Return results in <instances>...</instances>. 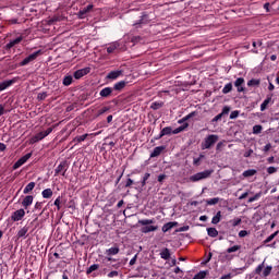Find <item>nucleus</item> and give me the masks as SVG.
Masks as SVG:
<instances>
[{
  "label": "nucleus",
  "instance_id": "nucleus-26",
  "mask_svg": "<svg viewBox=\"0 0 279 279\" xmlns=\"http://www.w3.org/2000/svg\"><path fill=\"white\" fill-rule=\"evenodd\" d=\"M207 234L208 236H211V239H215L216 236H219V231H217L216 228H207Z\"/></svg>",
  "mask_w": 279,
  "mask_h": 279
},
{
  "label": "nucleus",
  "instance_id": "nucleus-62",
  "mask_svg": "<svg viewBox=\"0 0 279 279\" xmlns=\"http://www.w3.org/2000/svg\"><path fill=\"white\" fill-rule=\"evenodd\" d=\"M269 149H271V145L270 144H266L264 146V151H269Z\"/></svg>",
  "mask_w": 279,
  "mask_h": 279
},
{
  "label": "nucleus",
  "instance_id": "nucleus-14",
  "mask_svg": "<svg viewBox=\"0 0 279 279\" xmlns=\"http://www.w3.org/2000/svg\"><path fill=\"white\" fill-rule=\"evenodd\" d=\"M88 136H90V134H88V133L78 135L72 140L71 144L77 145L80 143H84V141H86L88 138Z\"/></svg>",
  "mask_w": 279,
  "mask_h": 279
},
{
  "label": "nucleus",
  "instance_id": "nucleus-16",
  "mask_svg": "<svg viewBox=\"0 0 279 279\" xmlns=\"http://www.w3.org/2000/svg\"><path fill=\"white\" fill-rule=\"evenodd\" d=\"M121 75H123V70H117L109 72L107 77L108 80H117L118 77H121Z\"/></svg>",
  "mask_w": 279,
  "mask_h": 279
},
{
  "label": "nucleus",
  "instance_id": "nucleus-49",
  "mask_svg": "<svg viewBox=\"0 0 279 279\" xmlns=\"http://www.w3.org/2000/svg\"><path fill=\"white\" fill-rule=\"evenodd\" d=\"M202 158H204V155H199L198 158H194L193 165H195L196 167L199 166V162H202Z\"/></svg>",
  "mask_w": 279,
  "mask_h": 279
},
{
  "label": "nucleus",
  "instance_id": "nucleus-33",
  "mask_svg": "<svg viewBox=\"0 0 279 279\" xmlns=\"http://www.w3.org/2000/svg\"><path fill=\"white\" fill-rule=\"evenodd\" d=\"M205 204H207V206H215L219 204V197L206 199Z\"/></svg>",
  "mask_w": 279,
  "mask_h": 279
},
{
  "label": "nucleus",
  "instance_id": "nucleus-21",
  "mask_svg": "<svg viewBox=\"0 0 279 279\" xmlns=\"http://www.w3.org/2000/svg\"><path fill=\"white\" fill-rule=\"evenodd\" d=\"M169 134H173V130L171 129V126H166L161 130L159 138H162V136H169Z\"/></svg>",
  "mask_w": 279,
  "mask_h": 279
},
{
  "label": "nucleus",
  "instance_id": "nucleus-44",
  "mask_svg": "<svg viewBox=\"0 0 279 279\" xmlns=\"http://www.w3.org/2000/svg\"><path fill=\"white\" fill-rule=\"evenodd\" d=\"M163 104L162 102H153L150 108L153 110H160V108H162Z\"/></svg>",
  "mask_w": 279,
  "mask_h": 279
},
{
  "label": "nucleus",
  "instance_id": "nucleus-11",
  "mask_svg": "<svg viewBox=\"0 0 279 279\" xmlns=\"http://www.w3.org/2000/svg\"><path fill=\"white\" fill-rule=\"evenodd\" d=\"M20 43H23V36H20L13 40H11L9 44L5 45L4 49L7 51H10L12 47H16V45H20Z\"/></svg>",
  "mask_w": 279,
  "mask_h": 279
},
{
  "label": "nucleus",
  "instance_id": "nucleus-50",
  "mask_svg": "<svg viewBox=\"0 0 279 279\" xmlns=\"http://www.w3.org/2000/svg\"><path fill=\"white\" fill-rule=\"evenodd\" d=\"M229 113H230V107L226 106V107H223L220 114L223 117V116L229 114Z\"/></svg>",
  "mask_w": 279,
  "mask_h": 279
},
{
  "label": "nucleus",
  "instance_id": "nucleus-28",
  "mask_svg": "<svg viewBox=\"0 0 279 279\" xmlns=\"http://www.w3.org/2000/svg\"><path fill=\"white\" fill-rule=\"evenodd\" d=\"M35 186H36V183H35V182L28 183V184L25 186L24 191H23L24 195H27V193H31V191H34Z\"/></svg>",
  "mask_w": 279,
  "mask_h": 279
},
{
  "label": "nucleus",
  "instance_id": "nucleus-8",
  "mask_svg": "<svg viewBox=\"0 0 279 279\" xmlns=\"http://www.w3.org/2000/svg\"><path fill=\"white\" fill-rule=\"evenodd\" d=\"M66 169H68V166L65 163V161L61 162L56 169H54V175H63L65 177L66 175Z\"/></svg>",
  "mask_w": 279,
  "mask_h": 279
},
{
  "label": "nucleus",
  "instance_id": "nucleus-24",
  "mask_svg": "<svg viewBox=\"0 0 279 279\" xmlns=\"http://www.w3.org/2000/svg\"><path fill=\"white\" fill-rule=\"evenodd\" d=\"M99 95L100 97H110V95H112V88L105 87L104 89L100 90Z\"/></svg>",
  "mask_w": 279,
  "mask_h": 279
},
{
  "label": "nucleus",
  "instance_id": "nucleus-6",
  "mask_svg": "<svg viewBox=\"0 0 279 279\" xmlns=\"http://www.w3.org/2000/svg\"><path fill=\"white\" fill-rule=\"evenodd\" d=\"M43 53V50H37L35 52H33L32 54H29L28 57H26L21 63L20 66H27V64H29V62H34V60H36V58H38V56H40Z\"/></svg>",
  "mask_w": 279,
  "mask_h": 279
},
{
  "label": "nucleus",
  "instance_id": "nucleus-1",
  "mask_svg": "<svg viewBox=\"0 0 279 279\" xmlns=\"http://www.w3.org/2000/svg\"><path fill=\"white\" fill-rule=\"evenodd\" d=\"M138 223L140 226H146L141 229V232H143V234H147L149 232H156V230H158V227L151 226V223H156V220L154 219L138 220Z\"/></svg>",
  "mask_w": 279,
  "mask_h": 279
},
{
  "label": "nucleus",
  "instance_id": "nucleus-12",
  "mask_svg": "<svg viewBox=\"0 0 279 279\" xmlns=\"http://www.w3.org/2000/svg\"><path fill=\"white\" fill-rule=\"evenodd\" d=\"M243 84H245V78L239 77L234 82L235 88H238V93H244L245 88L243 87Z\"/></svg>",
  "mask_w": 279,
  "mask_h": 279
},
{
  "label": "nucleus",
  "instance_id": "nucleus-43",
  "mask_svg": "<svg viewBox=\"0 0 279 279\" xmlns=\"http://www.w3.org/2000/svg\"><path fill=\"white\" fill-rule=\"evenodd\" d=\"M99 269V264H93L86 271V274H93V271H97Z\"/></svg>",
  "mask_w": 279,
  "mask_h": 279
},
{
  "label": "nucleus",
  "instance_id": "nucleus-2",
  "mask_svg": "<svg viewBox=\"0 0 279 279\" xmlns=\"http://www.w3.org/2000/svg\"><path fill=\"white\" fill-rule=\"evenodd\" d=\"M274 270L272 266H266L265 267V260L259 264L256 268H255V274L257 276H263V278H267L268 276L271 275V271Z\"/></svg>",
  "mask_w": 279,
  "mask_h": 279
},
{
  "label": "nucleus",
  "instance_id": "nucleus-31",
  "mask_svg": "<svg viewBox=\"0 0 279 279\" xmlns=\"http://www.w3.org/2000/svg\"><path fill=\"white\" fill-rule=\"evenodd\" d=\"M243 178H252L253 175H256V170L248 169L242 173Z\"/></svg>",
  "mask_w": 279,
  "mask_h": 279
},
{
  "label": "nucleus",
  "instance_id": "nucleus-38",
  "mask_svg": "<svg viewBox=\"0 0 279 279\" xmlns=\"http://www.w3.org/2000/svg\"><path fill=\"white\" fill-rule=\"evenodd\" d=\"M73 84V76H65L63 78V86H71Z\"/></svg>",
  "mask_w": 279,
  "mask_h": 279
},
{
  "label": "nucleus",
  "instance_id": "nucleus-64",
  "mask_svg": "<svg viewBox=\"0 0 279 279\" xmlns=\"http://www.w3.org/2000/svg\"><path fill=\"white\" fill-rule=\"evenodd\" d=\"M66 274H69V271L64 270L63 275H62V279H69V275H66Z\"/></svg>",
  "mask_w": 279,
  "mask_h": 279
},
{
  "label": "nucleus",
  "instance_id": "nucleus-52",
  "mask_svg": "<svg viewBox=\"0 0 279 279\" xmlns=\"http://www.w3.org/2000/svg\"><path fill=\"white\" fill-rule=\"evenodd\" d=\"M119 276V271L112 270L111 272L108 274V278H117Z\"/></svg>",
  "mask_w": 279,
  "mask_h": 279
},
{
  "label": "nucleus",
  "instance_id": "nucleus-48",
  "mask_svg": "<svg viewBox=\"0 0 279 279\" xmlns=\"http://www.w3.org/2000/svg\"><path fill=\"white\" fill-rule=\"evenodd\" d=\"M150 173L149 172H146L143 177V181H142V186H145V184H147V181L149 180L150 178Z\"/></svg>",
  "mask_w": 279,
  "mask_h": 279
},
{
  "label": "nucleus",
  "instance_id": "nucleus-23",
  "mask_svg": "<svg viewBox=\"0 0 279 279\" xmlns=\"http://www.w3.org/2000/svg\"><path fill=\"white\" fill-rule=\"evenodd\" d=\"M41 195L44 199H50V197H53V191L51 189H46L41 192Z\"/></svg>",
  "mask_w": 279,
  "mask_h": 279
},
{
  "label": "nucleus",
  "instance_id": "nucleus-39",
  "mask_svg": "<svg viewBox=\"0 0 279 279\" xmlns=\"http://www.w3.org/2000/svg\"><path fill=\"white\" fill-rule=\"evenodd\" d=\"M239 250H241V245H234V246L227 248V253L232 254L234 252H239Z\"/></svg>",
  "mask_w": 279,
  "mask_h": 279
},
{
  "label": "nucleus",
  "instance_id": "nucleus-27",
  "mask_svg": "<svg viewBox=\"0 0 279 279\" xmlns=\"http://www.w3.org/2000/svg\"><path fill=\"white\" fill-rule=\"evenodd\" d=\"M126 84H128V82L120 81V82L114 84L113 88H114V90H123L125 88Z\"/></svg>",
  "mask_w": 279,
  "mask_h": 279
},
{
  "label": "nucleus",
  "instance_id": "nucleus-3",
  "mask_svg": "<svg viewBox=\"0 0 279 279\" xmlns=\"http://www.w3.org/2000/svg\"><path fill=\"white\" fill-rule=\"evenodd\" d=\"M213 170H204L202 172H197L194 175L190 177L191 182H199V180H206L207 178H210L213 175Z\"/></svg>",
  "mask_w": 279,
  "mask_h": 279
},
{
  "label": "nucleus",
  "instance_id": "nucleus-55",
  "mask_svg": "<svg viewBox=\"0 0 279 279\" xmlns=\"http://www.w3.org/2000/svg\"><path fill=\"white\" fill-rule=\"evenodd\" d=\"M278 171V169H276V167H269L268 169H267V173H276Z\"/></svg>",
  "mask_w": 279,
  "mask_h": 279
},
{
  "label": "nucleus",
  "instance_id": "nucleus-25",
  "mask_svg": "<svg viewBox=\"0 0 279 279\" xmlns=\"http://www.w3.org/2000/svg\"><path fill=\"white\" fill-rule=\"evenodd\" d=\"M29 232V227H23L17 231V239H23Z\"/></svg>",
  "mask_w": 279,
  "mask_h": 279
},
{
  "label": "nucleus",
  "instance_id": "nucleus-59",
  "mask_svg": "<svg viewBox=\"0 0 279 279\" xmlns=\"http://www.w3.org/2000/svg\"><path fill=\"white\" fill-rule=\"evenodd\" d=\"M167 178L166 174H159L158 175V182H162Z\"/></svg>",
  "mask_w": 279,
  "mask_h": 279
},
{
  "label": "nucleus",
  "instance_id": "nucleus-47",
  "mask_svg": "<svg viewBox=\"0 0 279 279\" xmlns=\"http://www.w3.org/2000/svg\"><path fill=\"white\" fill-rule=\"evenodd\" d=\"M241 221V218H234L233 220H230L229 223H231L233 228H236V226H240Z\"/></svg>",
  "mask_w": 279,
  "mask_h": 279
},
{
  "label": "nucleus",
  "instance_id": "nucleus-53",
  "mask_svg": "<svg viewBox=\"0 0 279 279\" xmlns=\"http://www.w3.org/2000/svg\"><path fill=\"white\" fill-rule=\"evenodd\" d=\"M239 117V110L232 111L230 113V119H236Z\"/></svg>",
  "mask_w": 279,
  "mask_h": 279
},
{
  "label": "nucleus",
  "instance_id": "nucleus-56",
  "mask_svg": "<svg viewBox=\"0 0 279 279\" xmlns=\"http://www.w3.org/2000/svg\"><path fill=\"white\" fill-rule=\"evenodd\" d=\"M132 184H134V181L132 179H128L126 183H125V187L130 189V186H132Z\"/></svg>",
  "mask_w": 279,
  "mask_h": 279
},
{
  "label": "nucleus",
  "instance_id": "nucleus-40",
  "mask_svg": "<svg viewBox=\"0 0 279 279\" xmlns=\"http://www.w3.org/2000/svg\"><path fill=\"white\" fill-rule=\"evenodd\" d=\"M260 85V80L252 78L251 81L247 82V86H259Z\"/></svg>",
  "mask_w": 279,
  "mask_h": 279
},
{
  "label": "nucleus",
  "instance_id": "nucleus-20",
  "mask_svg": "<svg viewBox=\"0 0 279 279\" xmlns=\"http://www.w3.org/2000/svg\"><path fill=\"white\" fill-rule=\"evenodd\" d=\"M90 10H93V4H88L86 8L81 10L78 12V17L84 19V16H86V14H88V12H90Z\"/></svg>",
  "mask_w": 279,
  "mask_h": 279
},
{
  "label": "nucleus",
  "instance_id": "nucleus-63",
  "mask_svg": "<svg viewBox=\"0 0 279 279\" xmlns=\"http://www.w3.org/2000/svg\"><path fill=\"white\" fill-rule=\"evenodd\" d=\"M141 40V36H135L132 38V43H138Z\"/></svg>",
  "mask_w": 279,
  "mask_h": 279
},
{
  "label": "nucleus",
  "instance_id": "nucleus-18",
  "mask_svg": "<svg viewBox=\"0 0 279 279\" xmlns=\"http://www.w3.org/2000/svg\"><path fill=\"white\" fill-rule=\"evenodd\" d=\"M32 204H34V196H32V195L26 196L22 202V206L24 208H27L28 206H32Z\"/></svg>",
  "mask_w": 279,
  "mask_h": 279
},
{
  "label": "nucleus",
  "instance_id": "nucleus-46",
  "mask_svg": "<svg viewBox=\"0 0 279 279\" xmlns=\"http://www.w3.org/2000/svg\"><path fill=\"white\" fill-rule=\"evenodd\" d=\"M257 45H258V47H263V41H260V40L258 43L253 41L254 49L252 50V53H258V50L256 49Z\"/></svg>",
  "mask_w": 279,
  "mask_h": 279
},
{
  "label": "nucleus",
  "instance_id": "nucleus-7",
  "mask_svg": "<svg viewBox=\"0 0 279 279\" xmlns=\"http://www.w3.org/2000/svg\"><path fill=\"white\" fill-rule=\"evenodd\" d=\"M32 158V153H28L24 155L22 158H20L14 165L13 170L16 171V169H20V167H23L25 162H27Z\"/></svg>",
  "mask_w": 279,
  "mask_h": 279
},
{
  "label": "nucleus",
  "instance_id": "nucleus-60",
  "mask_svg": "<svg viewBox=\"0 0 279 279\" xmlns=\"http://www.w3.org/2000/svg\"><path fill=\"white\" fill-rule=\"evenodd\" d=\"M220 279H232V274L223 275Z\"/></svg>",
  "mask_w": 279,
  "mask_h": 279
},
{
  "label": "nucleus",
  "instance_id": "nucleus-51",
  "mask_svg": "<svg viewBox=\"0 0 279 279\" xmlns=\"http://www.w3.org/2000/svg\"><path fill=\"white\" fill-rule=\"evenodd\" d=\"M247 234H250V232H247L246 230H241V231L239 232L240 239H244V236H247Z\"/></svg>",
  "mask_w": 279,
  "mask_h": 279
},
{
  "label": "nucleus",
  "instance_id": "nucleus-19",
  "mask_svg": "<svg viewBox=\"0 0 279 279\" xmlns=\"http://www.w3.org/2000/svg\"><path fill=\"white\" fill-rule=\"evenodd\" d=\"M175 226H178V222H168L162 226L161 230H162V232H169V230H173V228H175Z\"/></svg>",
  "mask_w": 279,
  "mask_h": 279
},
{
  "label": "nucleus",
  "instance_id": "nucleus-5",
  "mask_svg": "<svg viewBox=\"0 0 279 279\" xmlns=\"http://www.w3.org/2000/svg\"><path fill=\"white\" fill-rule=\"evenodd\" d=\"M53 132L52 128H48L46 131H41L37 133L34 137H32V143H38V141H43V138H47L49 134Z\"/></svg>",
  "mask_w": 279,
  "mask_h": 279
},
{
  "label": "nucleus",
  "instance_id": "nucleus-32",
  "mask_svg": "<svg viewBox=\"0 0 279 279\" xmlns=\"http://www.w3.org/2000/svg\"><path fill=\"white\" fill-rule=\"evenodd\" d=\"M186 128H189V123H184L183 125L174 129L172 131V134H180V132H184V130H186Z\"/></svg>",
  "mask_w": 279,
  "mask_h": 279
},
{
  "label": "nucleus",
  "instance_id": "nucleus-45",
  "mask_svg": "<svg viewBox=\"0 0 279 279\" xmlns=\"http://www.w3.org/2000/svg\"><path fill=\"white\" fill-rule=\"evenodd\" d=\"M206 276H207V272H206V271H199L198 274H196V275L194 276L193 279H204V278H206Z\"/></svg>",
  "mask_w": 279,
  "mask_h": 279
},
{
  "label": "nucleus",
  "instance_id": "nucleus-42",
  "mask_svg": "<svg viewBox=\"0 0 279 279\" xmlns=\"http://www.w3.org/2000/svg\"><path fill=\"white\" fill-rule=\"evenodd\" d=\"M263 195V193H257L254 196L248 198V204H252L253 202H256L257 199H260V196Z\"/></svg>",
  "mask_w": 279,
  "mask_h": 279
},
{
  "label": "nucleus",
  "instance_id": "nucleus-57",
  "mask_svg": "<svg viewBox=\"0 0 279 279\" xmlns=\"http://www.w3.org/2000/svg\"><path fill=\"white\" fill-rule=\"evenodd\" d=\"M105 112H108V107H104L98 111V117H101V114H105Z\"/></svg>",
  "mask_w": 279,
  "mask_h": 279
},
{
  "label": "nucleus",
  "instance_id": "nucleus-9",
  "mask_svg": "<svg viewBox=\"0 0 279 279\" xmlns=\"http://www.w3.org/2000/svg\"><path fill=\"white\" fill-rule=\"evenodd\" d=\"M25 217V209H17L11 215L12 221H21Z\"/></svg>",
  "mask_w": 279,
  "mask_h": 279
},
{
  "label": "nucleus",
  "instance_id": "nucleus-35",
  "mask_svg": "<svg viewBox=\"0 0 279 279\" xmlns=\"http://www.w3.org/2000/svg\"><path fill=\"white\" fill-rule=\"evenodd\" d=\"M279 234V231H275L272 234H270L268 238L264 240V244L271 243V240L277 238Z\"/></svg>",
  "mask_w": 279,
  "mask_h": 279
},
{
  "label": "nucleus",
  "instance_id": "nucleus-41",
  "mask_svg": "<svg viewBox=\"0 0 279 279\" xmlns=\"http://www.w3.org/2000/svg\"><path fill=\"white\" fill-rule=\"evenodd\" d=\"M263 132V125L256 124L253 126V134H260Z\"/></svg>",
  "mask_w": 279,
  "mask_h": 279
},
{
  "label": "nucleus",
  "instance_id": "nucleus-30",
  "mask_svg": "<svg viewBox=\"0 0 279 279\" xmlns=\"http://www.w3.org/2000/svg\"><path fill=\"white\" fill-rule=\"evenodd\" d=\"M269 104H271V98H266L262 105H260V111L265 112V110H267V106H269Z\"/></svg>",
  "mask_w": 279,
  "mask_h": 279
},
{
  "label": "nucleus",
  "instance_id": "nucleus-54",
  "mask_svg": "<svg viewBox=\"0 0 279 279\" xmlns=\"http://www.w3.org/2000/svg\"><path fill=\"white\" fill-rule=\"evenodd\" d=\"M223 116L221 114V113H219V114H217L211 121H213V123H217V121H221V118H222Z\"/></svg>",
  "mask_w": 279,
  "mask_h": 279
},
{
  "label": "nucleus",
  "instance_id": "nucleus-4",
  "mask_svg": "<svg viewBox=\"0 0 279 279\" xmlns=\"http://www.w3.org/2000/svg\"><path fill=\"white\" fill-rule=\"evenodd\" d=\"M217 141H219V135H208L207 137H205L204 142L202 143V149H210V147H213V145H215V143H217Z\"/></svg>",
  "mask_w": 279,
  "mask_h": 279
},
{
  "label": "nucleus",
  "instance_id": "nucleus-37",
  "mask_svg": "<svg viewBox=\"0 0 279 279\" xmlns=\"http://www.w3.org/2000/svg\"><path fill=\"white\" fill-rule=\"evenodd\" d=\"M232 92V83H228L225 85V87L222 88V93L223 95H228V93Z\"/></svg>",
  "mask_w": 279,
  "mask_h": 279
},
{
  "label": "nucleus",
  "instance_id": "nucleus-34",
  "mask_svg": "<svg viewBox=\"0 0 279 279\" xmlns=\"http://www.w3.org/2000/svg\"><path fill=\"white\" fill-rule=\"evenodd\" d=\"M219 221H221V211H218V213L216 214V216L213 217L211 223H213L214 226H217V223H219Z\"/></svg>",
  "mask_w": 279,
  "mask_h": 279
},
{
  "label": "nucleus",
  "instance_id": "nucleus-10",
  "mask_svg": "<svg viewBox=\"0 0 279 279\" xmlns=\"http://www.w3.org/2000/svg\"><path fill=\"white\" fill-rule=\"evenodd\" d=\"M90 73V68L81 69L74 72L75 80H82L84 75H88Z\"/></svg>",
  "mask_w": 279,
  "mask_h": 279
},
{
  "label": "nucleus",
  "instance_id": "nucleus-61",
  "mask_svg": "<svg viewBox=\"0 0 279 279\" xmlns=\"http://www.w3.org/2000/svg\"><path fill=\"white\" fill-rule=\"evenodd\" d=\"M247 195H250V192L243 193V194L239 197V199H245V197H247Z\"/></svg>",
  "mask_w": 279,
  "mask_h": 279
},
{
  "label": "nucleus",
  "instance_id": "nucleus-15",
  "mask_svg": "<svg viewBox=\"0 0 279 279\" xmlns=\"http://www.w3.org/2000/svg\"><path fill=\"white\" fill-rule=\"evenodd\" d=\"M166 147L165 146H157L154 148V150L150 154V158H158L165 151Z\"/></svg>",
  "mask_w": 279,
  "mask_h": 279
},
{
  "label": "nucleus",
  "instance_id": "nucleus-13",
  "mask_svg": "<svg viewBox=\"0 0 279 279\" xmlns=\"http://www.w3.org/2000/svg\"><path fill=\"white\" fill-rule=\"evenodd\" d=\"M16 81L14 80H8L0 82V93H3V90H7V88H10L12 84H14Z\"/></svg>",
  "mask_w": 279,
  "mask_h": 279
},
{
  "label": "nucleus",
  "instance_id": "nucleus-58",
  "mask_svg": "<svg viewBox=\"0 0 279 279\" xmlns=\"http://www.w3.org/2000/svg\"><path fill=\"white\" fill-rule=\"evenodd\" d=\"M60 204H61V199L60 196L58 198H56L54 201V205L57 206L58 210H60Z\"/></svg>",
  "mask_w": 279,
  "mask_h": 279
},
{
  "label": "nucleus",
  "instance_id": "nucleus-36",
  "mask_svg": "<svg viewBox=\"0 0 279 279\" xmlns=\"http://www.w3.org/2000/svg\"><path fill=\"white\" fill-rule=\"evenodd\" d=\"M197 112L193 111L190 114L185 116L183 119L179 120L178 123H184V121H189V119H193Z\"/></svg>",
  "mask_w": 279,
  "mask_h": 279
},
{
  "label": "nucleus",
  "instance_id": "nucleus-29",
  "mask_svg": "<svg viewBox=\"0 0 279 279\" xmlns=\"http://www.w3.org/2000/svg\"><path fill=\"white\" fill-rule=\"evenodd\" d=\"M107 256H117L119 254V247H111L106 251Z\"/></svg>",
  "mask_w": 279,
  "mask_h": 279
},
{
  "label": "nucleus",
  "instance_id": "nucleus-22",
  "mask_svg": "<svg viewBox=\"0 0 279 279\" xmlns=\"http://www.w3.org/2000/svg\"><path fill=\"white\" fill-rule=\"evenodd\" d=\"M119 47H120L119 41H114L110 44L109 47L107 48V53H114V51H117Z\"/></svg>",
  "mask_w": 279,
  "mask_h": 279
},
{
  "label": "nucleus",
  "instance_id": "nucleus-17",
  "mask_svg": "<svg viewBox=\"0 0 279 279\" xmlns=\"http://www.w3.org/2000/svg\"><path fill=\"white\" fill-rule=\"evenodd\" d=\"M159 255L163 260H169V258H171V251L167 247L162 248Z\"/></svg>",
  "mask_w": 279,
  "mask_h": 279
}]
</instances>
